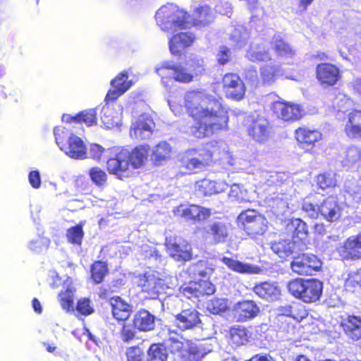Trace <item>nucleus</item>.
<instances>
[{"instance_id":"obj_1","label":"nucleus","mask_w":361,"mask_h":361,"mask_svg":"<svg viewBox=\"0 0 361 361\" xmlns=\"http://www.w3.org/2000/svg\"><path fill=\"white\" fill-rule=\"evenodd\" d=\"M185 106L195 120L190 133L196 137H209L228 127V116L221 98L206 90H190L184 97Z\"/></svg>"},{"instance_id":"obj_2","label":"nucleus","mask_w":361,"mask_h":361,"mask_svg":"<svg viewBox=\"0 0 361 361\" xmlns=\"http://www.w3.org/2000/svg\"><path fill=\"white\" fill-rule=\"evenodd\" d=\"M155 20L161 30L175 33L192 25L207 26L213 21L214 14L208 5L203 4L195 8L192 18L185 10L176 5L167 4L157 11Z\"/></svg>"},{"instance_id":"obj_3","label":"nucleus","mask_w":361,"mask_h":361,"mask_svg":"<svg viewBox=\"0 0 361 361\" xmlns=\"http://www.w3.org/2000/svg\"><path fill=\"white\" fill-rule=\"evenodd\" d=\"M188 61V66L176 64L172 61H164L156 68L157 73L161 78L162 82L168 86V80H174L182 83L192 81L194 76L201 73L203 70V60L197 59Z\"/></svg>"},{"instance_id":"obj_4","label":"nucleus","mask_w":361,"mask_h":361,"mask_svg":"<svg viewBox=\"0 0 361 361\" xmlns=\"http://www.w3.org/2000/svg\"><path fill=\"white\" fill-rule=\"evenodd\" d=\"M212 158V153L204 147L191 148L180 154L179 166L186 173H196L208 166Z\"/></svg>"},{"instance_id":"obj_5","label":"nucleus","mask_w":361,"mask_h":361,"mask_svg":"<svg viewBox=\"0 0 361 361\" xmlns=\"http://www.w3.org/2000/svg\"><path fill=\"white\" fill-rule=\"evenodd\" d=\"M288 292L304 302L317 301L323 290V283L317 279H296L288 283Z\"/></svg>"},{"instance_id":"obj_6","label":"nucleus","mask_w":361,"mask_h":361,"mask_svg":"<svg viewBox=\"0 0 361 361\" xmlns=\"http://www.w3.org/2000/svg\"><path fill=\"white\" fill-rule=\"evenodd\" d=\"M302 208L310 218L317 219L320 215L323 219L330 222L337 221L341 214V207L336 197L332 196L324 200L319 206H314L305 200Z\"/></svg>"},{"instance_id":"obj_7","label":"nucleus","mask_w":361,"mask_h":361,"mask_svg":"<svg viewBox=\"0 0 361 361\" xmlns=\"http://www.w3.org/2000/svg\"><path fill=\"white\" fill-rule=\"evenodd\" d=\"M237 220L245 232L252 237L264 234L267 228V219L255 209L243 211Z\"/></svg>"},{"instance_id":"obj_8","label":"nucleus","mask_w":361,"mask_h":361,"mask_svg":"<svg viewBox=\"0 0 361 361\" xmlns=\"http://www.w3.org/2000/svg\"><path fill=\"white\" fill-rule=\"evenodd\" d=\"M322 267L321 260L312 254H302L293 258L290 268L299 275H312Z\"/></svg>"},{"instance_id":"obj_9","label":"nucleus","mask_w":361,"mask_h":361,"mask_svg":"<svg viewBox=\"0 0 361 361\" xmlns=\"http://www.w3.org/2000/svg\"><path fill=\"white\" fill-rule=\"evenodd\" d=\"M173 322L176 327L183 331L194 330L201 326L200 313L192 307L184 309L176 314Z\"/></svg>"},{"instance_id":"obj_10","label":"nucleus","mask_w":361,"mask_h":361,"mask_svg":"<svg viewBox=\"0 0 361 361\" xmlns=\"http://www.w3.org/2000/svg\"><path fill=\"white\" fill-rule=\"evenodd\" d=\"M106 166L109 172L120 179L129 177L133 174V170L128 163V150L126 149L121 150L116 157L109 159Z\"/></svg>"},{"instance_id":"obj_11","label":"nucleus","mask_w":361,"mask_h":361,"mask_svg":"<svg viewBox=\"0 0 361 361\" xmlns=\"http://www.w3.org/2000/svg\"><path fill=\"white\" fill-rule=\"evenodd\" d=\"M138 284L141 287L142 291L151 299L157 298L165 290L164 280L154 274H145L140 278Z\"/></svg>"},{"instance_id":"obj_12","label":"nucleus","mask_w":361,"mask_h":361,"mask_svg":"<svg viewBox=\"0 0 361 361\" xmlns=\"http://www.w3.org/2000/svg\"><path fill=\"white\" fill-rule=\"evenodd\" d=\"M224 90L227 97L240 100L245 93V87L242 80L235 74H226L223 78Z\"/></svg>"},{"instance_id":"obj_13","label":"nucleus","mask_w":361,"mask_h":361,"mask_svg":"<svg viewBox=\"0 0 361 361\" xmlns=\"http://www.w3.org/2000/svg\"><path fill=\"white\" fill-rule=\"evenodd\" d=\"M173 213L175 215L183 217L186 220L195 221H203L211 215L210 209L196 204L188 206L181 204L174 208Z\"/></svg>"},{"instance_id":"obj_14","label":"nucleus","mask_w":361,"mask_h":361,"mask_svg":"<svg viewBox=\"0 0 361 361\" xmlns=\"http://www.w3.org/2000/svg\"><path fill=\"white\" fill-rule=\"evenodd\" d=\"M273 111L283 121H295L301 118L302 109L298 104L277 101L273 104Z\"/></svg>"},{"instance_id":"obj_15","label":"nucleus","mask_w":361,"mask_h":361,"mask_svg":"<svg viewBox=\"0 0 361 361\" xmlns=\"http://www.w3.org/2000/svg\"><path fill=\"white\" fill-rule=\"evenodd\" d=\"M259 307L252 300H243L233 307V314L238 322H245L257 316Z\"/></svg>"},{"instance_id":"obj_16","label":"nucleus","mask_w":361,"mask_h":361,"mask_svg":"<svg viewBox=\"0 0 361 361\" xmlns=\"http://www.w3.org/2000/svg\"><path fill=\"white\" fill-rule=\"evenodd\" d=\"M166 246L169 255L176 261H188L192 258L191 245L185 240L176 238L169 241Z\"/></svg>"},{"instance_id":"obj_17","label":"nucleus","mask_w":361,"mask_h":361,"mask_svg":"<svg viewBox=\"0 0 361 361\" xmlns=\"http://www.w3.org/2000/svg\"><path fill=\"white\" fill-rule=\"evenodd\" d=\"M112 89L106 94V101H114L124 94L133 85L131 80L128 79L127 72L120 73L114 80L111 81Z\"/></svg>"},{"instance_id":"obj_18","label":"nucleus","mask_w":361,"mask_h":361,"mask_svg":"<svg viewBox=\"0 0 361 361\" xmlns=\"http://www.w3.org/2000/svg\"><path fill=\"white\" fill-rule=\"evenodd\" d=\"M154 123L147 115H141L131 126L130 135L136 139L149 138L154 130Z\"/></svg>"},{"instance_id":"obj_19","label":"nucleus","mask_w":361,"mask_h":361,"mask_svg":"<svg viewBox=\"0 0 361 361\" xmlns=\"http://www.w3.org/2000/svg\"><path fill=\"white\" fill-rule=\"evenodd\" d=\"M338 252L345 259L361 258V233L349 237L340 247Z\"/></svg>"},{"instance_id":"obj_20","label":"nucleus","mask_w":361,"mask_h":361,"mask_svg":"<svg viewBox=\"0 0 361 361\" xmlns=\"http://www.w3.org/2000/svg\"><path fill=\"white\" fill-rule=\"evenodd\" d=\"M195 39L190 32H180L169 39V47L173 55H180L185 48L192 45Z\"/></svg>"},{"instance_id":"obj_21","label":"nucleus","mask_w":361,"mask_h":361,"mask_svg":"<svg viewBox=\"0 0 361 361\" xmlns=\"http://www.w3.org/2000/svg\"><path fill=\"white\" fill-rule=\"evenodd\" d=\"M61 149L72 159H84L87 158V147L85 143L75 135L69 137L68 142L61 146Z\"/></svg>"},{"instance_id":"obj_22","label":"nucleus","mask_w":361,"mask_h":361,"mask_svg":"<svg viewBox=\"0 0 361 361\" xmlns=\"http://www.w3.org/2000/svg\"><path fill=\"white\" fill-rule=\"evenodd\" d=\"M247 131L249 135L255 141L264 142L269 136V123L264 118L258 116L252 119V122L247 128Z\"/></svg>"},{"instance_id":"obj_23","label":"nucleus","mask_w":361,"mask_h":361,"mask_svg":"<svg viewBox=\"0 0 361 361\" xmlns=\"http://www.w3.org/2000/svg\"><path fill=\"white\" fill-rule=\"evenodd\" d=\"M271 250L281 258H285L298 251L302 250L300 243L293 239H279L271 243Z\"/></svg>"},{"instance_id":"obj_24","label":"nucleus","mask_w":361,"mask_h":361,"mask_svg":"<svg viewBox=\"0 0 361 361\" xmlns=\"http://www.w3.org/2000/svg\"><path fill=\"white\" fill-rule=\"evenodd\" d=\"M339 77V69L333 64L324 63L317 66V78L322 85H334Z\"/></svg>"},{"instance_id":"obj_25","label":"nucleus","mask_w":361,"mask_h":361,"mask_svg":"<svg viewBox=\"0 0 361 361\" xmlns=\"http://www.w3.org/2000/svg\"><path fill=\"white\" fill-rule=\"evenodd\" d=\"M344 132L350 139L361 138V111L352 110L347 115Z\"/></svg>"},{"instance_id":"obj_26","label":"nucleus","mask_w":361,"mask_h":361,"mask_svg":"<svg viewBox=\"0 0 361 361\" xmlns=\"http://www.w3.org/2000/svg\"><path fill=\"white\" fill-rule=\"evenodd\" d=\"M109 303L111 306L112 314L118 321L127 320L132 312L133 307L119 296L110 298Z\"/></svg>"},{"instance_id":"obj_27","label":"nucleus","mask_w":361,"mask_h":361,"mask_svg":"<svg viewBox=\"0 0 361 361\" xmlns=\"http://www.w3.org/2000/svg\"><path fill=\"white\" fill-rule=\"evenodd\" d=\"M221 261L228 268L238 274H258L262 271V269L257 265L244 263L233 258L224 257Z\"/></svg>"},{"instance_id":"obj_28","label":"nucleus","mask_w":361,"mask_h":361,"mask_svg":"<svg viewBox=\"0 0 361 361\" xmlns=\"http://www.w3.org/2000/svg\"><path fill=\"white\" fill-rule=\"evenodd\" d=\"M341 326L348 338L358 341L361 338V319L356 316H348L343 319Z\"/></svg>"},{"instance_id":"obj_29","label":"nucleus","mask_w":361,"mask_h":361,"mask_svg":"<svg viewBox=\"0 0 361 361\" xmlns=\"http://www.w3.org/2000/svg\"><path fill=\"white\" fill-rule=\"evenodd\" d=\"M149 152L148 145H139L131 152L128 151V159L132 170L142 166L147 160Z\"/></svg>"},{"instance_id":"obj_30","label":"nucleus","mask_w":361,"mask_h":361,"mask_svg":"<svg viewBox=\"0 0 361 361\" xmlns=\"http://www.w3.org/2000/svg\"><path fill=\"white\" fill-rule=\"evenodd\" d=\"M253 290L259 298L269 301L278 300L281 295V290L275 283H261L256 285Z\"/></svg>"},{"instance_id":"obj_31","label":"nucleus","mask_w":361,"mask_h":361,"mask_svg":"<svg viewBox=\"0 0 361 361\" xmlns=\"http://www.w3.org/2000/svg\"><path fill=\"white\" fill-rule=\"evenodd\" d=\"M134 326L142 331H149L154 329L155 317L145 310L138 311L134 316Z\"/></svg>"},{"instance_id":"obj_32","label":"nucleus","mask_w":361,"mask_h":361,"mask_svg":"<svg viewBox=\"0 0 361 361\" xmlns=\"http://www.w3.org/2000/svg\"><path fill=\"white\" fill-rule=\"evenodd\" d=\"M205 232L211 235L215 244L224 243L228 236L227 226L220 221H215L204 228Z\"/></svg>"},{"instance_id":"obj_33","label":"nucleus","mask_w":361,"mask_h":361,"mask_svg":"<svg viewBox=\"0 0 361 361\" xmlns=\"http://www.w3.org/2000/svg\"><path fill=\"white\" fill-rule=\"evenodd\" d=\"M343 166L351 168L361 161V147L355 145L348 147L341 155Z\"/></svg>"},{"instance_id":"obj_34","label":"nucleus","mask_w":361,"mask_h":361,"mask_svg":"<svg viewBox=\"0 0 361 361\" xmlns=\"http://www.w3.org/2000/svg\"><path fill=\"white\" fill-rule=\"evenodd\" d=\"M261 77L264 83L271 84L279 78L284 76L288 78L290 76L279 66L266 65L260 69Z\"/></svg>"},{"instance_id":"obj_35","label":"nucleus","mask_w":361,"mask_h":361,"mask_svg":"<svg viewBox=\"0 0 361 361\" xmlns=\"http://www.w3.org/2000/svg\"><path fill=\"white\" fill-rule=\"evenodd\" d=\"M246 56L253 62L267 61L271 59L270 54L264 43L252 44L247 51Z\"/></svg>"},{"instance_id":"obj_36","label":"nucleus","mask_w":361,"mask_h":361,"mask_svg":"<svg viewBox=\"0 0 361 361\" xmlns=\"http://www.w3.org/2000/svg\"><path fill=\"white\" fill-rule=\"evenodd\" d=\"M289 231L293 230V238L300 243V247L303 248L305 246L302 241L307 236V224L300 219H293L290 224L287 226Z\"/></svg>"},{"instance_id":"obj_37","label":"nucleus","mask_w":361,"mask_h":361,"mask_svg":"<svg viewBox=\"0 0 361 361\" xmlns=\"http://www.w3.org/2000/svg\"><path fill=\"white\" fill-rule=\"evenodd\" d=\"M171 154V147L166 141L159 142L152 149L151 158L156 164H161L164 161L170 159Z\"/></svg>"},{"instance_id":"obj_38","label":"nucleus","mask_w":361,"mask_h":361,"mask_svg":"<svg viewBox=\"0 0 361 361\" xmlns=\"http://www.w3.org/2000/svg\"><path fill=\"white\" fill-rule=\"evenodd\" d=\"M344 197L348 206H353L361 200L360 188L354 181L348 180L344 186Z\"/></svg>"},{"instance_id":"obj_39","label":"nucleus","mask_w":361,"mask_h":361,"mask_svg":"<svg viewBox=\"0 0 361 361\" xmlns=\"http://www.w3.org/2000/svg\"><path fill=\"white\" fill-rule=\"evenodd\" d=\"M248 38V31L242 25H238L235 27L230 35L231 45L236 49L243 47L247 44Z\"/></svg>"},{"instance_id":"obj_40","label":"nucleus","mask_w":361,"mask_h":361,"mask_svg":"<svg viewBox=\"0 0 361 361\" xmlns=\"http://www.w3.org/2000/svg\"><path fill=\"white\" fill-rule=\"evenodd\" d=\"M295 137L300 142L312 145L321 139L322 134L318 130L300 128L295 130Z\"/></svg>"},{"instance_id":"obj_41","label":"nucleus","mask_w":361,"mask_h":361,"mask_svg":"<svg viewBox=\"0 0 361 361\" xmlns=\"http://www.w3.org/2000/svg\"><path fill=\"white\" fill-rule=\"evenodd\" d=\"M115 111L109 105H104L100 110V118L106 128H111L118 123Z\"/></svg>"},{"instance_id":"obj_42","label":"nucleus","mask_w":361,"mask_h":361,"mask_svg":"<svg viewBox=\"0 0 361 361\" xmlns=\"http://www.w3.org/2000/svg\"><path fill=\"white\" fill-rule=\"evenodd\" d=\"M168 351L162 344H152L147 351V361H167Z\"/></svg>"},{"instance_id":"obj_43","label":"nucleus","mask_w":361,"mask_h":361,"mask_svg":"<svg viewBox=\"0 0 361 361\" xmlns=\"http://www.w3.org/2000/svg\"><path fill=\"white\" fill-rule=\"evenodd\" d=\"M272 45L276 54L280 56L288 58L295 54L294 50L288 43L281 39L279 35L274 36Z\"/></svg>"},{"instance_id":"obj_44","label":"nucleus","mask_w":361,"mask_h":361,"mask_svg":"<svg viewBox=\"0 0 361 361\" xmlns=\"http://www.w3.org/2000/svg\"><path fill=\"white\" fill-rule=\"evenodd\" d=\"M214 267L207 261H200L190 267V271L201 277H207L213 274Z\"/></svg>"},{"instance_id":"obj_45","label":"nucleus","mask_w":361,"mask_h":361,"mask_svg":"<svg viewBox=\"0 0 361 361\" xmlns=\"http://www.w3.org/2000/svg\"><path fill=\"white\" fill-rule=\"evenodd\" d=\"M249 336L244 327L233 328L231 330V340L235 345H242L247 343Z\"/></svg>"},{"instance_id":"obj_46","label":"nucleus","mask_w":361,"mask_h":361,"mask_svg":"<svg viewBox=\"0 0 361 361\" xmlns=\"http://www.w3.org/2000/svg\"><path fill=\"white\" fill-rule=\"evenodd\" d=\"M271 207L275 209L278 214H285L288 209L287 195L282 194L281 196L272 197L270 200Z\"/></svg>"},{"instance_id":"obj_47","label":"nucleus","mask_w":361,"mask_h":361,"mask_svg":"<svg viewBox=\"0 0 361 361\" xmlns=\"http://www.w3.org/2000/svg\"><path fill=\"white\" fill-rule=\"evenodd\" d=\"M214 180L202 179L195 184V190L197 195L207 196L215 194Z\"/></svg>"},{"instance_id":"obj_48","label":"nucleus","mask_w":361,"mask_h":361,"mask_svg":"<svg viewBox=\"0 0 361 361\" xmlns=\"http://www.w3.org/2000/svg\"><path fill=\"white\" fill-rule=\"evenodd\" d=\"M50 244V240L48 238L38 235L37 238L31 240L29 243V248L30 250L40 253L46 251Z\"/></svg>"},{"instance_id":"obj_49","label":"nucleus","mask_w":361,"mask_h":361,"mask_svg":"<svg viewBox=\"0 0 361 361\" xmlns=\"http://www.w3.org/2000/svg\"><path fill=\"white\" fill-rule=\"evenodd\" d=\"M92 278L96 283H101L108 269L105 263L98 261L94 262L91 268Z\"/></svg>"},{"instance_id":"obj_50","label":"nucleus","mask_w":361,"mask_h":361,"mask_svg":"<svg viewBox=\"0 0 361 361\" xmlns=\"http://www.w3.org/2000/svg\"><path fill=\"white\" fill-rule=\"evenodd\" d=\"M91 180L97 186H104L107 180V174L98 166L92 167L89 170Z\"/></svg>"},{"instance_id":"obj_51","label":"nucleus","mask_w":361,"mask_h":361,"mask_svg":"<svg viewBox=\"0 0 361 361\" xmlns=\"http://www.w3.org/2000/svg\"><path fill=\"white\" fill-rule=\"evenodd\" d=\"M97 109H90L80 112L76 116L77 123H84L87 126L97 123Z\"/></svg>"},{"instance_id":"obj_52","label":"nucleus","mask_w":361,"mask_h":361,"mask_svg":"<svg viewBox=\"0 0 361 361\" xmlns=\"http://www.w3.org/2000/svg\"><path fill=\"white\" fill-rule=\"evenodd\" d=\"M227 300L221 298H214L208 302L207 310L214 314H218L225 312L227 309Z\"/></svg>"},{"instance_id":"obj_53","label":"nucleus","mask_w":361,"mask_h":361,"mask_svg":"<svg viewBox=\"0 0 361 361\" xmlns=\"http://www.w3.org/2000/svg\"><path fill=\"white\" fill-rule=\"evenodd\" d=\"M317 182L322 190L334 187L336 184V174L331 172L319 174L317 178Z\"/></svg>"},{"instance_id":"obj_54","label":"nucleus","mask_w":361,"mask_h":361,"mask_svg":"<svg viewBox=\"0 0 361 361\" xmlns=\"http://www.w3.org/2000/svg\"><path fill=\"white\" fill-rule=\"evenodd\" d=\"M54 134L55 136L56 142L61 148L62 145H65L69 140V137L74 135V134L64 127H56L54 128Z\"/></svg>"},{"instance_id":"obj_55","label":"nucleus","mask_w":361,"mask_h":361,"mask_svg":"<svg viewBox=\"0 0 361 361\" xmlns=\"http://www.w3.org/2000/svg\"><path fill=\"white\" fill-rule=\"evenodd\" d=\"M83 234L82 226L77 225L67 231L66 236L68 242L80 245L82 242Z\"/></svg>"},{"instance_id":"obj_56","label":"nucleus","mask_w":361,"mask_h":361,"mask_svg":"<svg viewBox=\"0 0 361 361\" xmlns=\"http://www.w3.org/2000/svg\"><path fill=\"white\" fill-rule=\"evenodd\" d=\"M197 281H190L184 284L180 288V293L186 298L190 299L192 298H198L199 292Z\"/></svg>"},{"instance_id":"obj_57","label":"nucleus","mask_w":361,"mask_h":361,"mask_svg":"<svg viewBox=\"0 0 361 361\" xmlns=\"http://www.w3.org/2000/svg\"><path fill=\"white\" fill-rule=\"evenodd\" d=\"M59 298L61 305L63 310L67 311L73 310V292L70 288H68L65 292H61L59 294Z\"/></svg>"},{"instance_id":"obj_58","label":"nucleus","mask_w":361,"mask_h":361,"mask_svg":"<svg viewBox=\"0 0 361 361\" xmlns=\"http://www.w3.org/2000/svg\"><path fill=\"white\" fill-rule=\"evenodd\" d=\"M228 197L232 202H238L239 203L247 201L244 197L243 192L238 185L234 184L231 187Z\"/></svg>"},{"instance_id":"obj_59","label":"nucleus","mask_w":361,"mask_h":361,"mask_svg":"<svg viewBox=\"0 0 361 361\" xmlns=\"http://www.w3.org/2000/svg\"><path fill=\"white\" fill-rule=\"evenodd\" d=\"M188 354V361H200L205 353L200 346L192 344L189 346Z\"/></svg>"},{"instance_id":"obj_60","label":"nucleus","mask_w":361,"mask_h":361,"mask_svg":"<svg viewBox=\"0 0 361 361\" xmlns=\"http://www.w3.org/2000/svg\"><path fill=\"white\" fill-rule=\"evenodd\" d=\"M199 297L204 295H212L215 292V286L208 281L201 280L197 282Z\"/></svg>"},{"instance_id":"obj_61","label":"nucleus","mask_w":361,"mask_h":361,"mask_svg":"<svg viewBox=\"0 0 361 361\" xmlns=\"http://www.w3.org/2000/svg\"><path fill=\"white\" fill-rule=\"evenodd\" d=\"M143 351L138 346L130 347L126 350L128 361H142Z\"/></svg>"},{"instance_id":"obj_62","label":"nucleus","mask_w":361,"mask_h":361,"mask_svg":"<svg viewBox=\"0 0 361 361\" xmlns=\"http://www.w3.org/2000/svg\"><path fill=\"white\" fill-rule=\"evenodd\" d=\"M298 310V307L296 306L289 307L285 311L284 314H286L287 316L293 317L298 321L303 319L307 315L306 311L303 308H302L298 312H297Z\"/></svg>"},{"instance_id":"obj_63","label":"nucleus","mask_w":361,"mask_h":361,"mask_svg":"<svg viewBox=\"0 0 361 361\" xmlns=\"http://www.w3.org/2000/svg\"><path fill=\"white\" fill-rule=\"evenodd\" d=\"M77 310L84 315H88L93 312V308L90 306V301L88 299H82L78 301Z\"/></svg>"},{"instance_id":"obj_64","label":"nucleus","mask_w":361,"mask_h":361,"mask_svg":"<svg viewBox=\"0 0 361 361\" xmlns=\"http://www.w3.org/2000/svg\"><path fill=\"white\" fill-rule=\"evenodd\" d=\"M135 335V331L130 325L123 326L121 331V338L124 342H129L132 341Z\"/></svg>"}]
</instances>
